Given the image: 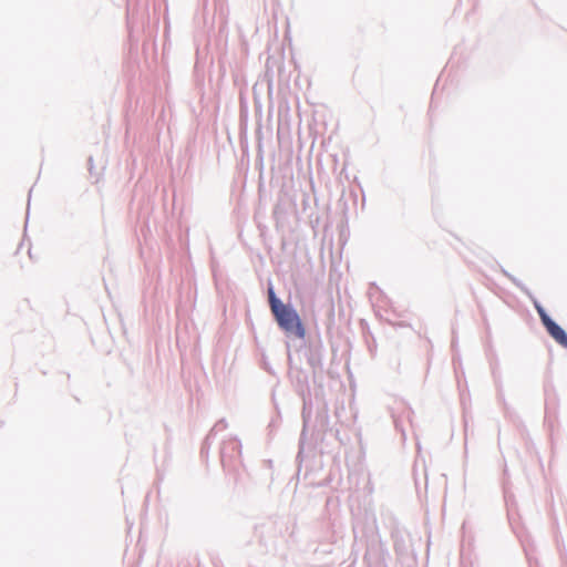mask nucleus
Returning <instances> with one entry per match:
<instances>
[{
	"label": "nucleus",
	"instance_id": "2",
	"mask_svg": "<svg viewBox=\"0 0 567 567\" xmlns=\"http://www.w3.org/2000/svg\"><path fill=\"white\" fill-rule=\"evenodd\" d=\"M539 318L546 328L548 334L561 347L567 348V333L565 330L559 327L551 318L546 313V311L537 306L536 307Z\"/></svg>",
	"mask_w": 567,
	"mask_h": 567
},
{
	"label": "nucleus",
	"instance_id": "3",
	"mask_svg": "<svg viewBox=\"0 0 567 567\" xmlns=\"http://www.w3.org/2000/svg\"><path fill=\"white\" fill-rule=\"evenodd\" d=\"M268 297H269V305H270V309H271V312H277L279 308H281L282 306H285L284 303L280 302V300L276 297L272 288H269L268 290Z\"/></svg>",
	"mask_w": 567,
	"mask_h": 567
},
{
	"label": "nucleus",
	"instance_id": "1",
	"mask_svg": "<svg viewBox=\"0 0 567 567\" xmlns=\"http://www.w3.org/2000/svg\"><path fill=\"white\" fill-rule=\"evenodd\" d=\"M279 327L288 334H293L299 339L306 337V329L296 310L288 306H282L277 312L272 313Z\"/></svg>",
	"mask_w": 567,
	"mask_h": 567
}]
</instances>
